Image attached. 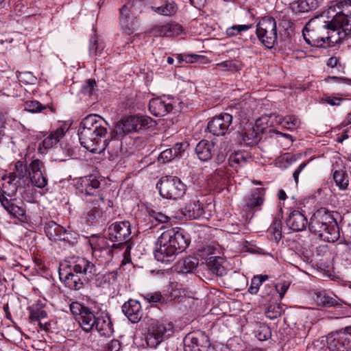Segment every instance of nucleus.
<instances>
[{
	"mask_svg": "<svg viewBox=\"0 0 351 351\" xmlns=\"http://www.w3.org/2000/svg\"><path fill=\"white\" fill-rule=\"evenodd\" d=\"M190 243L185 231L180 228H171L158 237L154 256L158 261L169 263L176 255L184 251Z\"/></svg>",
	"mask_w": 351,
	"mask_h": 351,
	"instance_id": "obj_1",
	"label": "nucleus"
},
{
	"mask_svg": "<svg viewBox=\"0 0 351 351\" xmlns=\"http://www.w3.org/2000/svg\"><path fill=\"white\" fill-rule=\"evenodd\" d=\"M96 274V266L88 260L78 257L66 266L60 268L59 275L61 280L68 288L80 290L84 284L93 278Z\"/></svg>",
	"mask_w": 351,
	"mask_h": 351,
	"instance_id": "obj_2",
	"label": "nucleus"
},
{
	"mask_svg": "<svg viewBox=\"0 0 351 351\" xmlns=\"http://www.w3.org/2000/svg\"><path fill=\"white\" fill-rule=\"evenodd\" d=\"M106 121L97 114H89L80 122L78 135L81 145L89 152L96 151L102 138L106 136Z\"/></svg>",
	"mask_w": 351,
	"mask_h": 351,
	"instance_id": "obj_3",
	"label": "nucleus"
},
{
	"mask_svg": "<svg viewBox=\"0 0 351 351\" xmlns=\"http://www.w3.org/2000/svg\"><path fill=\"white\" fill-rule=\"evenodd\" d=\"M311 232L326 242L334 243L340 237L339 226L333 213L322 207L314 212L308 222Z\"/></svg>",
	"mask_w": 351,
	"mask_h": 351,
	"instance_id": "obj_4",
	"label": "nucleus"
},
{
	"mask_svg": "<svg viewBox=\"0 0 351 351\" xmlns=\"http://www.w3.org/2000/svg\"><path fill=\"white\" fill-rule=\"evenodd\" d=\"M328 29L329 21L323 16H317L311 19L304 26L302 30L304 39L310 45L322 47L324 44H329L330 38Z\"/></svg>",
	"mask_w": 351,
	"mask_h": 351,
	"instance_id": "obj_5",
	"label": "nucleus"
},
{
	"mask_svg": "<svg viewBox=\"0 0 351 351\" xmlns=\"http://www.w3.org/2000/svg\"><path fill=\"white\" fill-rule=\"evenodd\" d=\"M174 332L172 322L167 320H154L149 325L145 336L147 346L156 348L161 342L169 339Z\"/></svg>",
	"mask_w": 351,
	"mask_h": 351,
	"instance_id": "obj_6",
	"label": "nucleus"
},
{
	"mask_svg": "<svg viewBox=\"0 0 351 351\" xmlns=\"http://www.w3.org/2000/svg\"><path fill=\"white\" fill-rule=\"evenodd\" d=\"M70 311L75 315L76 320L85 332L94 330V325L97 318V311L93 307L86 306L78 302L70 304Z\"/></svg>",
	"mask_w": 351,
	"mask_h": 351,
	"instance_id": "obj_7",
	"label": "nucleus"
},
{
	"mask_svg": "<svg viewBox=\"0 0 351 351\" xmlns=\"http://www.w3.org/2000/svg\"><path fill=\"white\" fill-rule=\"evenodd\" d=\"M256 34L262 44L267 48H272L277 40V27L274 18L263 17L256 25Z\"/></svg>",
	"mask_w": 351,
	"mask_h": 351,
	"instance_id": "obj_8",
	"label": "nucleus"
},
{
	"mask_svg": "<svg viewBox=\"0 0 351 351\" xmlns=\"http://www.w3.org/2000/svg\"><path fill=\"white\" fill-rule=\"evenodd\" d=\"M158 188L162 197L171 199L182 197L186 191L185 185L178 177L167 176L161 178Z\"/></svg>",
	"mask_w": 351,
	"mask_h": 351,
	"instance_id": "obj_9",
	"label": "nucleus"
},
{
	"mask_svg": "<svg viewBox=\"0 0 351 351\" xmlns=\"http://www.w3.org/2000/svg\"><path fill=\"white\" fill-rule=\"evenodd\" d=\"M99 180L93 175L81 178L80 190L84 194V200L86 203L102 202L104 198L99 190Z\"/></svg>",
	"mask_w": 351,
	"mask_h": 351,
	"instance_id": "obj_10",
	"label": "nucleus"
},
{
	"mask_svg": "<svg viewBox=\"0 0 351 351\" xmlns=\"http://www.w3.org/2000/svg\"><path fill=\"white\" fill-rule=\"evenodd\" d=\"M118 249L115 244L110 245L106 238H99L92 245V254L99 264L109 263L114 257V250Z\"/></svg>",
	"mask_w": 351,
	"mask_h": 351,
	"instance_id": "obj_11",
	"label": "nucleus"
},
{
	"mask_svg": "<svg viewBox=\"0 0 351 351\" xmlns=\"http://www.w3.org/2000/svg\"><path fill=\"white\" fill-rule=\"evenodd\" d=\"M183 344L184 351H207L210 346L209 337L202 330L188 333Z\"/></svg>",
	"mask_w": 351,
	"mask_h": 351,
	"instance_id": "obj_12",
	"label": "nucleus"
},
{
	"mask_svg": "<svg viewBox=\"0 0 351 351\" xmlns=\"http://www.w3.org/2000/svg\"><path fill=\"white\" fill-rule=\"evenodd\" d=\"M107 234L109 240L114 243L117 247L123 243H128L130 239L131 229L130 223L128 221H117L109 226Z\"/></svg>",
	"mask_w": 351,
	"mask_h": 351,
	"instance_id": "obj_13",
	"label": "nucleus"
},
{
	"mask_svg": "<svg viewBox=\"0 0 351 351\" xmlns=\"http://www.w3.org/2000/svg\"><path fill=\"white\" fill-rule=\"evenodd\" d=\"M326 341L330 351H348L351 349V337L341 330L328 333Z\"/></svg>",
	"mask_w": 351,
	"mask_h": 351,
	"instance_id": "obj_14",
	"label": "nucleus"
},
{
	"mask_svg": "<svg viewBox=\"0 0 351 351\" xmlns=\"http://www.w3.org/2000/svg\"><path fill=\"white\" fill-rule=\"evenodd\" d=\"M232 122V115L228 113H221L208 123L207 129L213 135L224 136L230 130Z\"/></svg>",
	"mask_w": 351,
	"mask_h": 351,
	"instance_id": "obj_15",
	"label": "nucleus"
},
{
	"mask_svg": "<svg viewBox=\"0 0 351 351\" xmlns=\"http://www.w3.org/2000/svg\"><path fill=\"white\" fill-rule=\"evenodd\" d=\"M152 122L149 117L142 115H134L127 117L117 125V129L121 130L123 134H129L132 132H137L143 128L148 127Z\"/></svg>",
	"mask_w": 351,
	"mask_h": 351,
	"instance_id": "obj_16",
	"label": "nucleus"
},
{
	"mask_svg": "<svg viewBox=\"0 0 351 351\" xmlns=\"http://www.w3.org/2000/svg\"><path fill=\"white\" fill-rule=\"evenodd\" d=\"M327 16L328 19H332L329 22L330 29L332 32L338 30L337 34L340 38H341V34H343V36L351 34V18L345 14H337V12L334 14H327Z\"/></svg>",
	"mask_w": 351,
	"mask_h": 351,
	"instance_id": "obj_17",
	"label": "nucleus"
},
{
	"mask_svg": "<svg viewBox=\"0 0 351 351\" xmlns=\"http://www.w3.org/2000/svg\"><path fill=\"white\" fill-rule=\"evenodd\" d=\"M97 203H86L87 204V208L88 211L86 214V221L90 224H95L98 222L104 216V211L103 210L104 207L106 208L112 206L113 203L110 200H108L106 203L104 199H102V202H96Z\"/></svg>",
	"mask_w": 351,
	"mask_h": 351,
	"instance_id": "obj_18",
	"label": "nucleus"
},
{
	"mask_svg": "<svg viewBox=\"0 0 351 351\" xmlns=\"http://www.w3.org/2000/svg\"><path fill=\"white\" fill-rule=\"evenodd\" d=\"M97 144L96 151H91L93 153L100 154L107 150L110 158L114 159L117 157L121 152L122 142L116 136L107 139L106 137L102 138Z\"/></svg>",
	"mask_w": 351,
	"mask_h": 351,
	"instance_id": "obj_19",
	"label": "nucleus"
},
{
	"mask_svg": "<svg viewBox=\"0 0 351 351\" xmlns=\"http://www.w3.org/2000/svg\"><path fill=\"white\" fill-rule=\"evenodd\" d=\"M182 32V27L178 23H165L154 25L147 33L152 36H176Z\"/></svg>",
	"mask_w": 351,
	"mask_h": 351,
	"instance_id": "obj_20",
	"label": "nucleus"
},
{
	"mask_svg": "<svg viewBox=\"0 0 351 351\" xmlns=\"http://www.w3.org/2000/svg\"><path fill=\"white\" fill-rule=\"evenodd\" d=\"M118 273L112 271L106 273H99L96 267V274L94 275V284L97 287L110 290L114 289L117 282Z\"/></svg>",
	"mask_w": 351,
	"mask_h": 351,
	"instance_id": "obj_21",
	"label": "nucleus"
},
{
	"mask_svg": "<svg viewBox=\"0 0 351 351\" xmlns=\"http://www.w3.org/2000/svg\"><path fill=\"white\" fill-rule=\"evenodd\" d=\"M265 199V188H256L254 189L245 200V209L248 211L261 210Z\"/></svg>",
	"mask_w": 351,
	"mask_h": 351,
	"instance_id": "obj_22",
	"label": "nucleus"
},
{
	"mask_svg": "<svg viewBox=\"0 0 351 351\" xmlns=\"http://www.w3.org/2000/svg\"><path fill=\"white\" fill-rule=\"evenodd\" d=\"M1 206L10 215L23 221L25 219V209L24 203L22 201H17L16 199H3L1 202Z\"/></svg>",
	"mask_w": 351,
	"mask_h": 351,
	"instance_id": "obj_23",
	"label": "nucleus"
},
{
	"mask_svg": "<svg viewBox=\"0 0 351 351\" xmlns=\"http://www.w3.org/2000/svg\"><path fill=\"white\" fill-rule=\"evenodd\" d=\"M332 177L337 186L340 190H348L350 178L342 161L336 162L332 165Z\"/></svg>",
	"mask_w": 351,
	"mask_h": 351,
	"instance_id": "obj_24",
	"label": "nucleus"
},
{
	"mask_svg": "<svg viewBox=\"0 0 351 351\" xmlns=\"http://www.w3.org/2000/svg\"><path fill=\"white\" fill-rule=\"evenodd\" d=\"M95 329L101 336L109 337L113 332V325L108 314L106 311H97V318L94 325Z\"/></svg>",
	"mask_w": 351,
	"mask_h": 351,
	"instance_id": "obj_25",
	"label": "nucleus"
},
{
	"mask_svg": "<svg viewBox=\"0 0 351 351\" xmlns=\"http://www.w3.org/2000/svg\"><path fill=\"white\" fill-rule=\"evenodd\" d=\"M19 186H20L19 180H14V178L9 175H3L0 178V202L3 199H8L6 196L10 197L14 196Z\"/></svg>",
	"mask_w": 351,
	"mask_h": 351,
	"instance_id": "obj_26",
	"label": "nucleus"
},
{
	"mask_svg": "<svg viewBox=\"0 0 351 351\" xmlns=\"http://www.w3.org/2000/svg\"><path fill=\"white\" fill-rule=\"evenodd\" d=\"M122 311L132 323H137L142 317L141 304L134 300H129L122 306Z\"/></svg>",
	"mask_w": 351,
	"mask_h": 351,
	"instance_id": "obj_27",
	"label": "nucleus"
},
{
	"mask_svg": "<svg viewBox=\"0 0 351 351\" xmlns=\"http://www.w3.org/2000/svg\"><path fill=\"white\" fill-rule=\"evenodd\" d=\"M173 108V105L170 102L158 97L151 99L149 103V110L156 117H163L171 112Z\"/></svg>",
	"mask_w": 351,
	"mask_h": 351,
	"instance_id": "obj_28",
	"label": "nucleus"
},
{
	"mask_svg": "<svg viewBox=\"0 0 351 351\" xmlns=\"http://www.w3.org/2000/svg\"><path fill=\"white\" fill-rule=\"evenodd\" d=\"M286 223L293 231L300 232L306 229L308 221L304 214L298 210H293L290 213Z\"/></svg>",
	"mask_w": 351,
	"mask_h": 351,
	"instance_id": "obj_29",
	"label": "nucleus"
},
{
	"mask_svg": "<svg viewBox=\"0 0 351 351\" xmlns=\"http://www.w3.org/2000/svg\"><path fill=\"white\" fill-rule=\"evenodd\" d=\"M29 313V319L31 322H38V324L41 330L47 331L49 324L48 322H43V319L47 317V312L40 308L38 305H32L27 308Z\"/></svg>",
	"mask_w": 351,
	"mask_h": 351,
	"instance_id": "obj_30",
	"label": "nucleus"
},
{
	"mask_svg": "<svg viewBox=\"0 0 351 351\" xmlns=\"http://www.w3.org/2000/svg\"><path fill=\"white\" fill-rule=\"evenodd\" d=\"M252 161L251 154L246 151H237L231 154L228 158L229 165L235 169Z\"/></svg>",
	"mask_w": 351,
	"mask_h": 351,
	"instance_id": "obj_31",
	"label": "nucleus"
},
{
	"mask_svg": "<svg viewBox=\"0 0 351 351\" xmlns=\"http://www.w3.org/2000/svg\"><path fill=\"white\" fill-rule=\"evenodd\" d=\"M204 213L203 204L198 199H192L183 209L184 215L189 219L200 217Z\"/></svg>",
	"mask_w": 351,
	"mask_h": 351,
	"instance_id": "obj_32",
	"label": "nucleus"
},
{
	"mask_svg": "<svg viewBox=\"0 0 351 351\" xmlns=\"http://www.w3.org/2000/svg\"><path fill=\"white\" fill-rule=\"evenodd\" d=\"M214 144L207 140L200 141L195 147V153L202 161H208L213 154Z\"/></svg>",
	"mask_w": 351,
	"mask_h": 351,
	"instance_id": "obj_33",
	"label": "nucleus"
},
{
	"mask_svg": "<svg viewBox=\"0 0 351 351\" xmlns=\"http://www.w3.org/2000/svg\"><path fill=\"white\" fill-rule=\"evenodd\" d=\"M335 12H337V14H345L351 18V1L341 0L332 2L327 10V14H334Z\"/></svg>",
	"mask_w": 351,
	"mask_h": 351,
	"instance_id": "obj_34",
	"label": "nucleus"
},
{
	"mask_svg": "<svg viewBox=\"0 0 351 351\" xmlns=\"http://www.w3.org/2000/svg\"><path fill=\"white\" fill-rule=\"evenodd\" d=\"M268 237L270 240L278 243L282 238V221L280 214L274 218V220L267 229Z\"/></svg>",
	"mask_w": 351,
	"mask_h": 351,
	"instance_id": "obj_35",
	"label": "nucleus"
},
{
	"mask_svg": "<svg viewBox=\"0 0 351 351\" xmlns=\"http://www.w3.org/2000/svg\"><path fill=\"white\" fill-rule=\"evenodd\" d=\"M276 121L278 124L289 130L297 129L301 124L300 120L295 115H287L286 117L278 115L276 117Z\"/></svg>",
	"mask_w": 351,
	"mask_h": 351,
	"instance_id": "obj_36",
	"label": "nucleus"
},
{
	"mask_svg": "<svg viewBox=\"0 0 351 351\" xmlns=\"http://www.w3.org/2000/svg\"><path fill=\"white\" fill-rule=\"evenodd\" d=\"M223 263V259L221 256H211L206 261L208 269L217 276H222L224 273Z\"/></svg>",
	"mask_w": 351,
	"mask_h": 351,
	"instance_id": "obj_37",
	"label": "nucleus"
},
{
	"mask_svg": "<svg viewBox=\"0 0 351 351\" xmlns=\"http://www.w3.org/2000/svg\"><path fill=\"white\" fill-rule=\"evenodd\" d=\"M241 136L243 143L250 146L256 145L261 140V134L254 127L244 128Z\"/></svg>",
	"mask_w": 351,
	"mask_h": 351,
	"instance_id": "obj_38",
	"label": "nucleus"
},
{
	"mask_svg": "<svg viewBox=\"0 0 351 351\" xmlns=\"http://www.w3.org/2000/svg\"><path fill=\"white\" fill-rule=\"evenodd\" d=\"M243 67L242 64L236 60H226L215 64L213 68L215 72L217 71H230L237 72Z\"/></svg>",
	"mask_w": 351,
	"mask_h": 351,
	"instance_id": "obj_39",
	"label": "nucleus"
},
{
	"mask_svg": "<svg viewBox=\"0 0 351 351\" xmlns=\"http://www.w3.org/2000/svg\"><path fill=\"white\" fill-rule=\"evenodd\" d=\"M64 128L62 127L58 128L44 138L42 142L43 147L45 149L52 147L60 141V140L64 136Z\"/></svg>",
	"mask_w": 351,
	"mask_h": 351,
	"instance_id": "obj_40",
	"label": "nucleus"
},
{
	"mask_svg": "<svg viewBox=\"0 0 351 351\" xmlns=\"http://www.w3.org/2000/svg\"><path fill=\"white\" fill-rule=\"evenodd\" d=\"M152 9L159 14L164 16H172L177 12L178 8L172 0H167L165 4L159 7H152Z\"/></svg>",
	"mask_w": 351,
	"mask_h": 351,
	"instance_id": "obj_41",
	"label": "nucleus"
},
{
	"mask_svg": "<svg viewBox=\"0 0 351 351\" xmlns=\"http://www.w3.org/2000/svg\"><path fill=\"white\" fill-rule=\"evenodd\" d=\"M199 261L194 256H188L178 263V267L180 272H192L198 265Z\"/></svg>",
	"mask_w": 351,
	"mask_h": 351,
	"instance_id": "obj_42",
	"label": "nucleus"
},
{
	"mask_svg": "<svg viewBox=\"0 0 351 351\" xmlns=\"http://www.w3.org/2000/svg\"><path fill=\"white\" fill-rule=\"evenodd\" d=\"M27 173V167L22 161L18 160L15 162L14 171L8 175L11 178H14V180H19V184L21 185V180L23 179Z\"/></svg>",
	"mask_w": 351,
	"mask_h": 351,
	"instance_id": "obj_43",
	"label": "nucleus"
},
{
	"mask_svg": "<svg viewBox=\"0 0 351 351\" xmlns=\"http://www.w3.org/2000/svg\"><path fill=\"white\" fill-rule=\"evenodd\" d=\"M45 232L50 239L53 238L56 239V237L61 239L62 234L65 233V230H63L62 227L53 222H50L46 225Z\"/></svg>",
	"mask_w": 351,
	"mask_h": 351,
	"instance_id": "obj_44",
	"label": "nucleus"
},
{
	"mask_svg": "<svg viewBox=\"0 0 351 351\" xmlns=\"http://www.w3.org/2000/svg\"><path fill=\"white\" fill-rule=\"evenodd\" d=\"M298 11L307 12L315 10L318 6L317 0H298L296 3Z\"/></svg>",
	"mask_w": 351,
	"mask_h": 351,
	"instance_id": "obj_45",
	"label": "nucleus"
},
{
	"mask_svg": "<svg viewBox=\"0 0 351 351\" xmlns=\"http://www.w3.org/2000/svg\"><path fill=\"white\" fill-rule=\"evenodd\" d=\"M268 278L269 276L267 275H257L254 276L251 280L250 286L248 288V292L251 294H256L260 286Z\"/></svg>",
	"mask_w": 351,
	"mask_h": 351,
	"instance_id": "obj_46",
	"label": "nucleus"
},
{
	"mask_svg": "<svg viewBox=\"0 0 351 351\" xmlns=\"http://www.w3.org/2000/svg\"><path fill=\"white\" fill-rule=\"evenodd\" d=\"M29 178L32 184L38 188H44L47 184V178L43 172L36 173L34 175L29 176Z\"/></svg>",
	"mask_w": 351,
	"mask_h": 351,
	"instance_id": "obj_47",
	"label": "nucleus"
},
{
	"mask_svg": "<svg viewBox=\"0 0 351 351\" xmlns=\"http://www.w3.org/2000/svg\"><path fill=\"white\" fill-rule=\"evenodd\" d=\"M271 336L270 328L266 324L261 325L256 333V337L259 341H266Z\"/></svg>",
	"mask_w": 351,
	"mask_h": 351,
	"instance_id": "obj_48",
	"label": "nucleus"
},
{
	"mask_svg": "<svg viewBox=\"0 0 351 351\" xmlns=\"http://www.w3.org/2000/svg\"><path fill=\"white\" fill-rule=\"evenodd\" d=\"M178 156V152L173 149L169 148L164 150L158 156V161L162 162H167L172 160Z\"/></svg>",
	"mask_w": 351,
	"mask_h": 351,
	"instance_id": "obj_49",
	"label": "nucleus"
},
{
	"mask_svg": "<svg viewBox=\"0 0 351 351\" xmlns=\"http://www.w3.org/2000/svg\"><path fill=\"white\" fill-rule=\"evenodd\" d=\"M251 27V25H235L226 29V34L230 37L235 36L239 34L241 32H245Z\"/></svg>",
	"mask_w": 351,
	"mask_h": 351,
	"instance_id": "obj_50",
	"label": "nucleus"
},
{
	"mask_svg": "<svg viewBox=\"0 0 351 351\" xmlns=\"http://www.w3.org/2000/svg\"><path fill=\"white\" fill-rule=\"evenodd\" d=\"M27 168L29 176L35 174L36 173L43 172L42 169L44 168V163L38 159H34L30 162Z\"/></svg>",
	"mask_w": 351,
	"mask_h": 351,
	"instance_id": "obj_51",
	"label": "nucleus"
},
{
	"mask_svg": "<svg viewBox=\"0 0 351 351\" xmlns=\"http://www.w3.org/2000/svg\"><path fill=\"white\" fill-rule=\"evenodd\" d=\"M47 106H43L38 101H27L25 104V110L31 112H38L46 109Z\"/></svg>",
	"mask_w": 351,
	"mask_h": 351,
	"instance_id": "obj_52",
	"label": "nucleus"
},
{
	"mask_svg": "<svg viewBox=\"0 0 351 351\" xmlns=\"http://www.w3.org/2000/svg\"><path fill=\"white\" fill-rule=\"evenodd\" d=\"M144 298L148 302L164 304L167 302V299L160 292H155L152 293H147Z\"/></svg>",
	"mask_w": 351,
	"mask_h": 351,
	"instance_id": "obj_53",
	"label": "nucleus"
},
{
	"mask_svg": "<svg viewBox=\"0 0 351 351\" xmlns=\"http://www.w3.org/2000/svg\"><path fill=\"white\" fill-rule=\"evenodd\" d=\"M18 80L25 84H34L36 78L30 72H19L17 74Z\"/></svg>",
	"mask_w": 351,
	"mask_h": 351,
	"instance_id": "obj_54",
	"label": "nucleus"
},
{
	"mask_svg": "<svg viewBox=\"0 0 351 351\" xmlns=\"http://www.w3.org/2000/svg\"><path fill=\"white\" fill-rule=\"evenodd\" d=\"M149 215L151 217L155 219L156 221H158L160 223H167L170 217L161 212H157L156 210H152L149 211Z\"/></svg>",
	"mask_w": 351,
	"mask_h": 351,
	"instance_id": "obj_55",
	"label": "nucleus"
},
{
	"mask_svg": "<svg viewBox=\"0 0 351 351\" xmlns=\"http://www.w3.org/2000/svg\"><path fill=\"white\" fill-rule=\"evenodd\" d=\"M90 43L91 45L89 49L90 54L94 56L99 55L103 50V47L98 43L97 38L95 36L91 38Z\"/></svg>",
	"mask_w": 351,
	"mask_h": 351,
	"instance_id": "obj_56",
	"label": "nucleus"
},
{
	"mask_svg": "<svg viewBox=\"0 0 351 351\" xmlns=\"http://www.w3.org/2000/svg\"><path fill=\"white\" fill-rule=\"evenodd\" d=\"M118 248H121V249L124 250L123 254V258L121 262V264L125 265L127 263H130L131 262V257H130L131 247L130 246L128 243H125L119 245L118 246Z\"/></svg>",
	"mask_w": 351,
	"mask_h": 351,
	"instance_id": "obj_57",
	"label": "nucleus"
},
{
	"mask_svg": "<svg viewBox=\"0 0 351 351\" xmlns=\"http://www.w3.org/2000/svg\"><path fill=\"white\" fill-rule=\"evenodd\" d=\"M96 86V82L95 80L89 79L86 80V84L82 88V91L84 94L90 96L93 95L95 87Z\"/></svg>",
	"mask_w": 351,
	"mask_h": 351,
	"instance_id": "obj_58",
	"label": "nucleus"
},
{
	"mask_svg": "<svg viewBox=\"0 0 351 351\" xmlns=\"http://www.w3.org/2000/svg\"><path fill=\"white\" fill-rule=\"evenodd\" d=\"M322 100L323 102L331 106H339L343 99L339 97L326 95L322 97Z\"/></svg>",
	"mask_w": 351,
	"mask_h": 351,
	"instance_id": "obj_59",
	"label": "nucleus"
},
{
	"mask_svg": "<svg viewBox=\"0 0 351 351\" xmlns=\"http://www.w3.org/2000/svg\"><path fill=\"white\" fill-rule=\"evenodd\" d=\"M105 351H119L121 343L117 339H112L105 346Z\"/></svg>",
	"mask_w": 351,
	"mask_h": 351,
	"instance_id": "obj_60",
	"label": "nucleus"
},
{
	"mask_svg": "<svg viewBox=\"0 0 351 351\" xmlns=\"http://www.w3.org/2000/svg\"><path fill=\"white\" fill-rule=\"evenodd\" d=\"M325 80L327 82L342 83L351 85V80L346 77L328 76Z\"/></svg>",
	"mask_w": 351,
	"mask_h": 351,
	"instance_id": "obj_61",
	"label": "nucleus"
},
{
	"mask_svg": "<svg viewBox=\"0 0 351 351\" xmlns=\"http://www.w3.org/2000/svg\"><path fill=\"white\" fill-rule=\"evenodd\" d=\"M228 178V172L226 167H220L215 170L214 173V179L219 181V179L225 180Z\"/></svg>",
	"mask_w": 351,
	"mask_h": 351,
	"instance_id": "obj_62",
	"label": "nucleus"
},
{
	"mask_svg": "<svg viewBox=\"0 0 351 351\" xmlns=\"http://www.w3.org/2000/svg\"><path fill=\"white\" fill-rule=\"evenodd\" d=\"M306 162H302L300 165V166L295 170L293 172V176L296 183L298 182L299 175L301 171L304 169V168L306 166Z\"/></svg>",
	"mask_w": 351,
	"mask_h": 351,
	"instance_id": "obj_63",
	"label": "nucleus"
},
{
	"mask_svg": "<svg viewBox=\"0 0 351 351\" xmlns=\"http://www.w3.org/2000/svg\"><path fill=\"white\" fill-rule=\"evenodd\" d=\"M324 300L322 301V303L324 305H328L329 306H337V305L341 304V303H339L335 299H333V298H331L329 297H326V296H324Z\"/></svg>",
	"mask_w": 351,
	"mask_h": 351,
	"instance_id": "obj_64",
	"label": "nucleus"
}]
</instances>
